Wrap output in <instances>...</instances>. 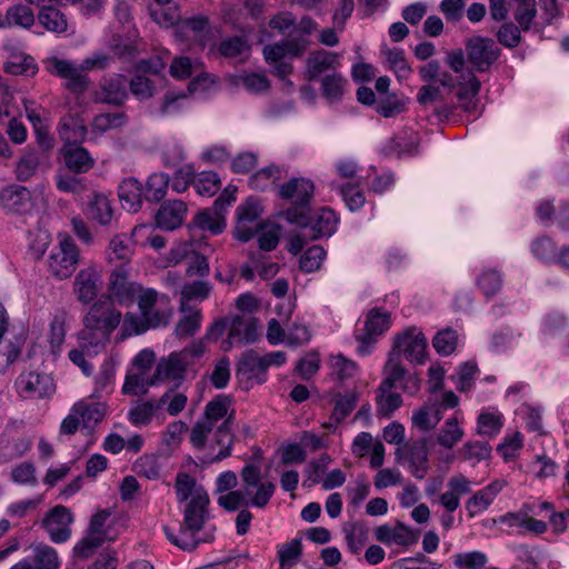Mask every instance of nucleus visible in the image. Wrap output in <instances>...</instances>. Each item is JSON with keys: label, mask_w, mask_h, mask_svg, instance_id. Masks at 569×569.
I'll use <instances>...</instances> for the list:
<instances>
[{"label": "nucleus", "mask_w": 569, "mask_h": 569, "mask_svg": "<svg viewBox=\"0 0 569 569\" xmlns=\"http://www.w3.org/2000/svg\"><path fill=\"white\" fill-rule=\"evenodd\" d=\"M121 317V312L108 299L94 302L83 317V329L79 332L83 351L98 353L102 350Z\"/></svg>", "instance_id": "nucleus-1"}, {"label": "nucleus", "mask_w": 569, "mask_h": 569, "mask_svg": "<svg viewBox=\"0 0 569 569\" xmlns=\"http://www.w3.org/2000/svg\"><path fill=\"white\" fill-rule=\"evenodd\" d=\"M140 317L134 313H126L122 325V336L141 335L149 329L166 327L172 316L167 296H159L152 289L147 288L138 297Z\"/></svg>", "instance_id": "nucleus-2"}, {"label": "nucleus", "mask_w": 569, "mask_h": 569, "mask_svg": "<svg viewBox=\"0 0 569 569\" xmlns=\"http://www.w3.org/2000/svg\"><path fill=\"white\" fill-rule=\"evenodd\" d=\"M209 496L203 488L200 487L196 490L190 501L186 505L180 536H174L168 527H163L167 539L184 551L196 550L202 541L196 535L203 529L209 519Z\"/></svg>", "instance_id": "nucleus-3"}, {"label": "nucleus", "mask_w": 569, "mask_h": 569, "mask_svg": "<svg viewBox=\"0 0 569 569\" xmlns=\"http://www.w3.org/2000/svg\"><path fill=\"white\" fill-rule=\"evenodd\" d=\"M313 183L305 178H292L279 186L278 196L282 200H289L290 206L280 212V216L298 227L310 224V202L313 196Z\"/></svg>", "instance_id": "nucleus-4"}, {"label": "nucleus", "mask_w": 569, "mask_h": 569, "mask_svg": "<svg viewBox=\"0 0 569 569\" xmlns=\"http://www.w3.org/2000/svg\"><path fill=\"white\" fill-rule=\"evenodd\" d=\"M467 61L478 72L488 71L500 58L501 50L495 40L488 37L473 36L465 42Z\"/></svg>", "instance_id": "nucleus-5"}, {"label": "nucleus", "mask_w": 569, "mask_h": 569, "mask_svg": "<svg viewBox=\"0 0 569 569\" xmlns=\"http://www.w3.org/2000/svg\"><path fill=\"white\" fill-rule=\"evenodd\" d=\"M179 31L201 47L207 46L220 34V29L212 26L209 18L202 14L181 19L179 21Z\"/></svg>", "instance_id": "nucleus-6"}, {"label": "nucleus", "mask_w": 569, "mask_h": 569, "mask_svg": "<svg viewBox=\"0 0 569 569\" xmlns=\"http://www.w3.org/2000/svg\"><path fill=\"white\" fill-rule=\"evenodd\" d=\"M58 159L69 172L76 174L87 173L96 164L94 158L82 143L63 144L58 151Z\"/></svg>", "instance_id": "nucleus-7"}, {"label": "nucleus", "mask_w": 569, "mask_h": 569, "mask_svg": "<svg viewBox=\"0 0 569 569\" xmlns=\"http://www.w3.org/2000/svg\"><path fill=\"white\" fill-rule=\"evenodd\" d=\"M143 290L146 289L137 282L129 281L128 271L123 263L111 272L109 291L120 305L133 303Z\"/></svg>", "instance_id": "nucleus-8"}, {"label": "nucleus", "mask_w": 569, "mask_h": 569, "mask_svg": "<svg viewBox=\"0 0 569 569\" xmlns=\"http://www.w3.org/2000/svg\"><path fill=\"white\" fill-rule=\"evenodd\" d=\"M413 331L415 329H409L396 336L391 351H398L399 357L403 355L411 362L423 363L427 355V339L423 333L415 335Z\"/></svg>", "instance_id": "nucleus-9"}, {"label": "nucleus", "mask_w": 569, "mask_h": 569, "mask_svg": "<svg viewBox=\"0 0 569 569\" xmlns=\"http://www.w3.org/2000/svg\"><path fill=\"white\" fill-rule=\"evenodd\" d=\"M72 521L71 511L67 507L58 505L49 510L42 520V527L47 529L53 542L61 543L70 538Z\"/></svg>", "instance_id": "nucleus-10"}, {"label": "nucleus", "mask_w": 569, "mask_h": 569, "mask_svg": "<svg viewBox=\"0 0 569 569\" xmlns=\"http://www.w3.org/2000/svg\"><path fill=\"white\" fill-rule=\"evenodd\" d=\"M78 249L71 239L67 238L60 242L58 251L49 257V268L59 279L69 278L78 263Z\"/></svg>", "instance_id": "nucleus-11"}, {"label": "nucleus", "mask_w": 569, "mask_h": 569, "mask_svg": "<svg viewBox=\"0 0 569 569\" xmlns=\"http://www.w3.org/2000/svg\"><path fill=\"white\" fill-rule=\"evenodd\" d=\"M261 214V207L258 200L253 198L247 199L244 203L237 209V223L234 227V237L247 242L257 234L256 226L253 223L258 221Z\"/></svg>", "instance_id": "nucleus-12"}, {"label": "nucleus", "mask_w": 569, "mask_h": 569, "mask_svg": "<svg viewBox=\"0 0 569 569\" xmlns=\"http://www.w3.org/2000/svg\"><path fill=\"white\" fill-rule=\"evenodd\" d=\"M224 211V196L218 197L213 202L212 208L203 209L197 213L193 222L189 224V229L196 228L200 230H208L213 234L221 233L226 228Z\"/></svg>", "instance_id": "nucleus-13"}, {"label": "nucleus", "mask_w": 569, "mask_h": 569, "mask_svg": "<svg viewBox=\"0 0 569 569\" xmlns=\"http://www.w3.org/2000/svg\"><path fill=\"white\" fill-rule=\"evenodd\" d=\"M446 90H443L437 83H429L422 86L417 94V101L423 107H428L435 103H438L435 108V114L440 120H447L456 109L455 104L448 103L445 101L446 96H448Z\"/></svg>", "instance_id": "nucleus-14"}, {"label": "nucleus", "mask_w": 569, "mask_h": 569, "mask_svg": "<svg viewBox=\"0 0 569 569\" xmlns=\"http://www.w3.org/2000/svg\"><path fill=\"white\" fill-rule=\"evenodd\" d=\"M127 86L128 80L123 74L104 78L96 93V101L120 107L128 99Z\"/></svg>", "instance_id": "nucleus-15"}, {"label": "nucleus", "mask_w": 569, "mask_h": 569, "mask_svg": "<svg viewBox=\"0 0 569 569\" xmlns=\"http://www.w3.org/2000/svg\"><path fill=\"white\" fill-rule=\"evenodd\" d=\"M17 385L26 397L37 399L49 397L56 390L52 378L46 373L29 372L28 375H21Z\"/></svg>", "instance_id": "nucleus-16"}, {"label": "nucleus", "mask_w": 569, "mask_h": 569, "mask_svg": "<svg viewBox=\"0 0 569 569\" xmlns=\"http://www.w3.org/2000/svg\"><path fill=\"white\" fill-rule=\"evenodd\" d=\"M389 327L390 313H381L379 309L370 310L365 322V332L356 336L360 342L358 347L359 353H367V346L373 342V337L383 333Z\"/></svg>", "instance_id": "nucleus-17"}, {"label": "nucleus", "mask_w": 569, "mask_h": 569, "mask_svg": "<svg viewBox=\"0 0 569 569\" xmlns=\"http://www.w3.org/2000/svg\"><path fill=\"white\" fill-rule=\"evenodd\" d=\"M307 69L305 79L315 81L321 73L336 70L339 66L338 54L326 50H317L309 53L306 60Z\"/></svg>", "instance_id": "nucleus-18"}, {"label": "nucleus", "mask_w": 569, "mask_h": 569, "mask_svg": "<svg viewBox=\"0 0 569 569\" xmlns=\"http://www.w3.org/2000/svg\"><path fill=\"white\" fill-rule=\"evenodd\" d=\"M186 212L187 206L180 200L164 202L156 213L157 227L172 231L182 224Z\"/></svg>", "instance_id": "nucleus-19"}, {"label": "nucleus", "mask_w": 569, "mask_h": 569, "mask_svg": "<svg viewBox=\"0 0 569 569\" xmlns=\"http://www.w3.org/2000/svg\"><path fill=\"white\" fill-rule=\"evenodd\" d=\"M58 133L63 144L82 143L86 140L88 129L79 113H69L61 118Z\"/></svg>", "instance_id": "nucleus-20"}, {"label": "nucleus", "mask_w": 569, "mask_h": 569, "mask_svg": "<svg viewBox=\"0 0 569 569\" xmlns=\"http://www.w3.org/2000/svg\"><path fill=\"white\" fill-rule=\"evenodd\" d=\"M100 276L93 268H87L78 272L74 279V295L82 303L93 301L98 295Z\"/></svg>", "instance_id": "nucleus-21"}, {"label": "nucleus", "mask_w": 569, "mask_h": 569, "mask_svg": "<svg viewBox=\"0 0 569 569\" xmlns=\"http://www.w3.org/2000/svg\"><path fill=\"white\" fill-rule=\"evenodd\" d=\"M31 193L23 186H8L0 191L1 206L13 212L22 213L30 208Z\"/></svg>", "instance_id": "nucleus-22"}, {"label": "nucleus", "mask_w": 569, "mask_h": 569, "mask_svg": "<svg viewBox=\"0 0 569 569\" xmlns=\"http://www.w3.org/2000/svg\"><path fill=\"white\" fill-rule=\"evenodd\" d=\"M118 196L123 209L129 212H137L142 206L144 190L136 178H129L120 183Z\"/></svg>", "instance_id": "nucleus-23"}, {"label": "nucleus", "mask_w": 569, "mask_h": 569, "mask_svg": "<svg viewBox=\"0 0 569 569\" xmlns=\"http://www.w3.org/2000/svg\"><path fill=\"white\" fill-rule=\"evenodd\" d=\"M481 88L480 80L472 71L469 72L466 81H460L456 86V97L460 102V107L466 112H472L477 107V97Z\"/></svg>", "instance_id": "nucleus-24"}, {"label": "nucleus", "mask_w": 569, "mask_h": 569, "mask_svg": "<svg viewBox=\"0 0 569 569\" xmlns=\"http://www.w3.org/2000/svg\"><path fill=\"white\" fill-rule=\"evenodd\" d=\"M267 371V366L263 357H260L253 349L246 351L238 363L237 377L246 376L248 379L257 378L258 382H263L264 379L261 375Z\"/></svg>", "instance_id": "nucleus-25"}, {"label": "nucleus", "mask_w": 569, "mask_h": 569, "mask_svg": "<svg viewBox=\"0 0 569 569\" xmlns=\"http://www.w3.org/2000/svg\"><path fill=\"white\" fill-rule=\"evenodd\" d=\"M336 223L337 219L335 212L326 208L322 209L321 213L317 217L310 214V224L300 228L310 231L311 236H309V238L317 240L323 236L329 237L333 232Z\"/></svg>", "instance_id": "nucleus-26"}, {"label": "nucleus", "mask_w": 569, "mask_h": 569, "mask_svg": "<svg viewBox=\"0 0 569 569\" xmlns=\"http://www.w3.org/2000/svg\"><path fill=\"white\" fill-rule=\"evenodd\" d=\"M189 362L181 353H171L167 360L162 359L157 365V377L163 379L182 380Z\"/></svg>", "instance_id": "nucleus-27"}, {"label": "nucleus", "mask_w": 569, "mask_h": 569, "mask_svg": "<svg viewBox=\"0 0 569 569\" xmlns=\"http://www.w3.org/2000/svg\"><path fill=\"white\" fill-rule=\"evenodd\" d=\"M385 371L388 373L381 382L378 392H388L395 388L398 382L402 381L407 376V370L400 363L399 352L390 351L388 360L385 365Z\"/></svg>", "instance_id": "nucleus-28"}, {"label": "nucleus", "mask_w": 569, "mask_h": 569, "mask_svg": "<svg viewBox=\"0 0 569 569\" xmlns=\"http://www.w3.org/2000/svg\"><path fill=\"white\" fill-rule=\"evenodd\" d=\"M256 318L246 319L243 316H234L230 320L229 338H240L246 343H252L258 338Z\"/></svg>", "instance_id": "nucleus-29"}, {"label": "nucleus", "mask_w": 569, "mask_h": 569, "mask_svg": "<svg viewBox=\"0 0 569 569\" xmlns=\"http://www.w3.org/2000/svg\"><path fill=\"white\" fill-rule=\"evenodd\" d=\"M38 20L50 32L63 33L68 29L66 14L52 6H43L38 13Z\"/></svg>", "instance_id": "nucleus-30"}, {"label": "nucleus", "mask_w": 569, "mask_h": 569, "mask_svg": "<svg viewBox=\"0 0 569 569\" xmlns=\"http://www.w3.org/2000/svg\"><path fill=\"white\" fill-rule=\"evenodd\" d=\"M60 566L57 551L48 545L33 547V559L29 562V569H58Z\"/></svg>", "instance_id": "nucleus-31"}, {"label": "nucleus", "mask_w": 569, "mask_h": 569, "mask_svg": "<svg viewBox=\"0 0 569 569\" xmlns=\"http://www.w3.org/2000/svg\"><path fill=\"white\" fill-rule=\"evenodd\" d=\"M347 80L337 72L326 74L321 79L322 96L330 102L335 103L342 99L345 84Z\"/></svg>", "instance_id": "nucleus-32"}, {"label": "nucleus", "mask_w": 569, "mask_h": 569, "mask_svg": "<svg viewBox=\"0 0 569 569\" xmlns=\"http://www.w3.org/2000/svg\"><path fill=\"white\" fill-rule=\"evenodd\" d=\"M359 400V391L350 390L346 393H337L335 399V408L331 413V420L340 423L356 408Z\"/></svg>", "instance_id": "nucleus-33"}, {"label": "nucleus", "mask_w": 569, "mask_h": 569, "mask_svg": "<svg viewBox=\"0 0 569 569\" xmlns=\"http://www.w3.org/2000/svg\"><path fill=\"white\" fill-rule=\"evenodd\" d=\"M37 70L34 59L24 53L11 54L8 61L4 62V71L14 76L32 77L37 73Z\"/></svg>", "instance_id": "nucleus-34"}, {"label": "nucleus", "mask_w": 569, "mask_h": 569, "mask_svg": "<svg viewBox=\"0 0 569 569\" xmlns=\"http://www.w3.org/2000/svg\"><path fill=\"white\" fill-rule=\"evenodd\" d=\"M88 214L102 226L110 223L113 210L108 198L102 193H94L88 206Z\"/></svg>", "instance_id": "nucleus-35"}, {"label": "nucleus", "mask_w": 569, "mask_h": 569, "mask_svg": "<svg viewBox=\"0 0 569 569\" xmlns=\"http://www.w3.org/2000/svg\"><path fill=\"white\" fill-rule=\"evenodd\" d=\"M230 405L231 398L229 396L219 395L206 405L204 412L200 418L209 421L214 427L220 419L227 416Z\"/></svg>", "instance_id": "nucleus-36"}, {"label": "nucleus", "mask_w": 569, "mask_h": 569, "mask_svg": "<svg viewBox=\"0 0 569 569\" xmlns=\"http://www.w3.org/2000/svg\"><path fill=\"white\" fill-rule=\"evenodd\" d=\"M169 176L163 172L153 173L148 178L144 190L147 201L159 202L167 193Z\"/></svg>", "instance_id": "nucleus-37"}, {"label": "nucleus", "mask_w": 569, "mask_h": 569, "mask_svg": "<svg viewBox=\"0 0 569 569\" xmlns=\"http://www.w3.org/2000/svg\"><path fill=\"white\" fill-rule=\"evenodd\" d=\"M213 442L220 447V450L208 460L209 463L219 462L231 456L234 435L231 430H227L226 426H219L216 429Z\"/></svg>", "instance_id": "nucleus-38"}, {"label": "nucleus", "mask_w": 569, "mask_h": 569, "mask_svg": "<svg viewBox=\"0 0 569 569\" xmlns=\"http://www.w3.org/2000/svg\"><path fill=\"white\" fill-rule=\"evenodd\" d=\"M192 186L200 196L211 197L219 191L221 181L217 172L203 171L193 178Z\"/></svg>", "instance_id": "nucleus-39"}, {"label": "nucleus", "mask_w": 569, "mask_h": 569, "mask_svg": "<svg viewBox=\"0 0 569 569\" xmlns=\"http://www.w3.org/2000/svg\"><path fill=\"white\" fill-rule=\"evenodd\" d=\"M458 345L457 331L452 328H445L436 333L432 339L435 350L441 356H449L455 352Z\"/></svg>", "instance_id": "nucleus-40"}, {"label": "nucleus", "mask_w": 569, "mask_h": 569, "mask_svg": "<svg viewBox=\"0 0 569 569\" xmlns=\"http://www.w3.org/2000/svg\"><path fill=\"white\" fill-rule=\"evenodd\" d=\"M40 159L34 150L26 151L17 162L16 176L19 181H28L39 168Z\"/></svg>", "instance_id": "nucleus-41"}, {"label": "nucleus", "mask_w": 569, "mask_h": 569, "mask_svg": "<svg viewBox=\"0 0 569 569\" xmlns=\"http://www.w3.org/2000/svg\"><path fill=\"white\" fill-rule=\"evenodd\" d=\"M76 173H62L59 172L56 176V187L61 192H68L73 194H80L88 190V186L84 178L79 177Z\"/></svg>", "instance_id": "nucleus-42"}, {"label": "nucleus", "mask_w": 569, "mask_h": 569, "mask_svg": "<svg viewBox=\"0 0 569 569\" xmlns=\"http://www.w3.org/2000/svg\"><path fill=\"white\" fill-rule=\"evenodd\" d=\"M302 553L301 539L296 538L284 543L278 550V559L280 569H289L293 567L300 559Z\"/></svg>", "instance_id": "nucleus-43"}, {"label": "nucleus", "mask_w": 569, "mask_h": 569, "mask_svg": "<svg viewBox=\"0 0 569 569\" xmlns=\"http://www.w3.org/2000/svg\"><path fill=\"white\" fill-rule=\"evenodd\" d=\"M130 92L140 101L151 99L156 94V86L149 77L136 73L128 82Z\"/></svg>", "instance_id": "nucleus-44"}, {"label": "nucleus", "mask_w": 569, "mask_h": 569, "mask_svg": "<svg viewBox=\"0 0 569 569\" xmlns=\"http://www.w3.org/2000/svg\"><path fill=\"white\" fill-rule=\"evenodd\" d=\"M463 437V430L458 426L457 418H450L445 422V426L440 429L437 442L441 447L452 448Z\"/></svg>", "instance_id": "nucleus-45"}, {"label": "nucleus", "mask_w": 569, "mask_h": 569, "mask_svg": "<svg viewBox=\"0 0 569 569\" xmlns=\"http://www.w3.org/2000/svg\"><path fill=\"white\" fill-rule=\"evenodd\" d=\"M6 18L10 26H19L27 29L33 26L36 19L32 9L27 4L10 7Z\"/></svg>", "instance_id": "nucleus-46"}, {"label": "nucleus", "mask_w": 569, "mask_h": 569, "mask_svg": "<svg viewBox=\"0 0 569 569\" xmlns=\"http://www.w3.org/2000/svg\"><path fill=\"white\" fill-rule=\"evenodd\" d=\"M134 471L149 480H157L161 476V465L156 455H144L133 465Z\"/></svg>", "instance_id": "nucleus-47"}, {"label": "nucleus", "mask_w": 569, "mask_h": 569, "mask_svg": "<svg viewBox=\"0 0 569 569\" xmlns=\"http://www.w3.org/2000/svg\"><path fill=\"white\" fill-rule=\"evenodd\" d=\"M280 168L272 163L253 173L249 179V186L253 190L264 191L268 188L270 181L274 182L280 179Z\"/></svg>", "instance_id": "nucleus-48"}, {"label": "nucleus", "mask_w": 569, "mask_h": 569, "mask_svg": "<svg viewBox=\"0 0 569 569\" xmlns=\"http://www.w3.org/2000/svg\"><path fill=\"white\" fill-rule=\"evenodd\" d=\"M127 122V116L123 112L100 113L93 118L91 123L93 131L106 132L112 129H119Z\"/></svg>", "instance_id": "nucleus-49"}, {"label": "nucleus", "mask_w": 569, "mask_h": 569, "mask_svg": "<svg viewBox=\"0 0 569 569\" xmlns=\"http://www.w3.org/2000/svg\"><path fill=\"white\" fill-rule=\"evenodd\" d=\"M72 412L79 415L86 423H98L102 421L104 417V408L100 403H87L80 401L73 405Z\"/></svg>", "instance_id": "nucleus-50"}, {"label": "nucleus", "mask_w": 569, "mask_h": 569, "mask_svg": "<svg viewBox=\"0 0 569 569\" xmlns=\"http://www.w3.org/2000/svg\"><path fill=\"white\" fill-rule=\"evenodd\" d=\"M498 42L509 49H513L521 42V30L513 22H505L496 33Z\"/></svg>", "instance_id": "nucleus-51"}, {"label": "nucleus", "mask_w": 569, "mask_h": 569, "mask_svg": "<svg viewBox=\"0 0 569 569\" xmlns=\"http://www.w3.org/2000/svg\"><path fill=\"white\" fill-rule=\"evenodd\" d=\"M325 257L326 251L321 246H312L301 256L299 267L305 272H315L320 268Z\"/></svg>", "instance_id": "nucleus-52"}, {"label": "nucleus", "mask_w": 569, "mask_h": 569, "mask_svg": "<svg viewBox=\"0 0 569 569\" xmlns=\"http://www.w3.org/2000/svg\"><path fill=\"white\" fill-rule=\"evenodd\" d=\"M249 490H232L218 498V505L227 511H236L240 507H248Z\"/></svg>", "instance_id": "nucleus-53"}, {"label": "nucleus", "mask_w": 569, "mask_h": 569, "mask_svg": "<svg viewBox=\"0 0 569 569\" xmlns=\"http://www.w3.org/2000/svg\"><path fill=\"white\" fill-rule=\"evenodd\" d=\"M211 291V286L208 281L198 280L187 282L181 289L182 301L204 300Z\"/></svg>", "instance_id": "nucleus-54"}, {"label": "nucleus", "mask_w": 569, "mask_h": 569, "mask_svg": "<svg viewBox=\"0 0 569 569\" xmlns=\"http://www.w3.org/2000/svg\"><path fill=\"white\" fill-rule=\"evenodd\" d=\"M338 189L346 204L351 211H356L365 204L366 198L363 192L359 189L358 184L348 182L338 186Z\"/></svg>", "instance_id": "nucleus-55"}, {"label": "nucleus", "mask_w": 569, "mask_h": 569, "mask_svg": "<svg viewBox=\"0 0 569 569\" xmlns=\"http://www.w3.org/2000/svg\"><path fill=\"white\" fill-rule=\"evenodd\" d=\"M67 312L61 310L57 312L50 323L49 341L52 349L59 348L66 337Z\"/></svg>", "instance_id": "nucleus-56"}, {"label": "nucleus", "mask_w": 569, "mask_h": 569, "mask_svg": "<svg viewBox=\"0 0 569 569\" xmlns=\"http://www.w3.org/2000/svg\"><path fill=\"white\" fill-rule=\"evenodd\" d=\"M379 392L377 396V413L390 418L395 410L402 405V398L399 393Z\"/></svg>", "instance_id": "nucleus-57"}, {"label": "nucleus", "mask_w": 569, "mask_h": 569, "mask_svg": "<svg viewBox=\"0 0 569 569\" xmlns=\"http://www.w3.org/2000/svg\"><path fill=\"white\" fill-rule=\"evenodd\" d=\"M442 416L431 418V408L428 405L419 408L412 416V426L419 430L427 432L436 428Z\"/></svg>", "instance_id": "nucleus-58"}, {"label": "nucleus", "mask_w": 569, "mask_h": 569, "mask_svg": "<svg viewBox=\"0 0 569 569\" xmlns=\"http://www.w3.org/2000/svg\"><path fill=\"white\" fill-rule=\"evenodd\" d=\"M258 237L259 248L263 251H271L276 249L279 243V227L273 226L270 229H267V226L263 223L256 224Z\"/></svg>", "instance_id": "nucleus-59"}, {"label": "nucleus", "mask_w": 569, "mask_h": 569, "mask_svg": "<svg viewBox=\"0 0 569 569\" xmlns=\"http://www.w3.org/2000/svg\"><path fill=\"white\" fill-rule=\"evenodd\" d=\"M213 427L210 425L209 421L199 418L192 426L190 431L191 445L198 450L204 449L208 436L211 433Z\"/></svg>", "instance_id": "nucleus-60"}, {"label": "nucleus", "mask_w": 569, "mask_h": 569, "mask_svg": "<svg viewBox=\"0 0 569 569\" xmlns=\"http://www.w3.org/2000/svg\"><path fill=\"white\" fill-rule=\"evenodd\" d=\"M200 323L201 312L200 310H194L191 315L184 316L178 321L174 329V333L179 338L193 336L196 331L200 328Z\"/></svg>", "instance_id": "nucleus-61"}, {"label": "nucleus", "mask_w": 569, "mask_h": 569, "mask_svg": "<svg viewBox=\"0 0 569 569\" xmlns=\"http://www.w3.org/2000/svg\"><path fill=\"white\" fill-rule=\"evenodd\" d=\"M536 13L535 3L531 0H520L515 12V20L518 22L520 30L528 31L530 29Z\"/></svg>", "instance_id": "nucleus-62"}, {"label": "nucleus", "mask_w": 569, "mask_h": 569, "mask_svg": "<svg viewBox=\"0 0 569 569\" xmlns=\"http://www.w3.org/2000/svg\"><path fill=\"white\" fill-rule=\"evenodd\" d=\"M533 254L546 262H552L557 258L556 246L552 240L548 237L537 238L532 242Z\"/></svg>", "instance_id": "nucleus-63"}, {"label": "nucleus", "mask_w": 569, "mask_h": 569, "mask_svg": "<svg viewBox=\"0 0 569 569\" xmlns=\"http://www.w3.org/2000/svg\"><path fill=\"white\" fill-rule=\"evenodd\" d=\"M487 562V557L480 551L459 553L455 557V565L460 569H480Z\"/></svg>", "instance_id": "nucleus-64"}]
</instances>
